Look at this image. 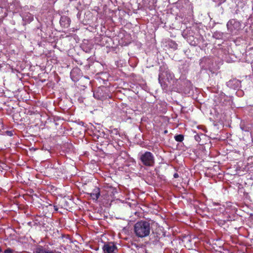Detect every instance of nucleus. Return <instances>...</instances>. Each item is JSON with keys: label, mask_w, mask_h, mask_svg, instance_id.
Here are the masks:
<instances>
[{"label": "nucleus", "mask_w": 253, "mask_h": 253, "mask_svg": "<svg viewBox=\"0 0 253 253\" xmlns=\"http://www.w3.org/2000/svg\"><path fill=\"white\" fill-rule=\"evenodd\" d=\"M213 36L214 38H215L217 39H219L221 38V37L222 36V34L221 33H220V32H216L214 33Z\"/></svg>", "instance_id": "obj_16"}, {"label": "nucleus", "mask_w": 253, "mask_h": 253, "mask_svg": "<svg viewBox=\"0 0 253 253\" xmlns=\"http://www.w3.org/2000/svg\"><path fill=\"white\" fill-rule=\"evenodd\" d=\"M173 177L174 178H177L179 177V175L178 174V173H175L174 174H173Z\"/></svg>", "instance_id": "obj_22"}, {"label": "nucleus", "mask_w": 253, "mask_h": 253, "mask_svg": "<svg viewBox=\"0 0 253 253\" xmlns=\"http://www.w3.org/2000/svg\"><path fill=\"white\" fill-rule=\"evenodd\" d=\"M168 45L169 48H170L173 50H176L177 49L178 45L173 41L171 40V41L168 42Z\"/></svg>", "instance_id": "obj_13"}, {"label": "nucleus", "mask_w": 253, "mask_h": 253, "mask_svg": "<svg viewBox=\"0 0 253 253\" xmlns=\"http://www.w3.org/2000/svg\"><path fill=\"white\" fill-rule=\"evenodd\" d=\"M167 132H168V131H167V130H165V133H167Z\"/></svg>", "instance_id": "obj_26"}, {"label": "nucleus", "mask_w": 253, "mask_h": 253, "mask_svg": "<svg viewBox=\"0 0 253 253\" xmlns=\"http://www.w3.org/2000/svg\"><path fill=\"white\" fill-rule=\"evenodd\" d=\"M226 84L229 87L235 89L240 86L241 82L240 80H229Z\"/></svg>", "instance_id": "obj_8"}, {"label": "nucleus", "mask_w": 253, "mask_h": 253, "mask_svg": "<svg viewBox=\"0 0 253 253\" xmlns=\"http://www.w3.org/2000/svg\"><path fill=\"white\" fill-rule=\"evenodd\" d=\"M117 249V247L112 243L105 244L103 247L104 253H115Z\"/></svg>", "instance_id": "obj_7"}, {"label": "nucleus", "mask_w": 253, "mask_h": 253, "mask_svg": "<svg viewBox=\"0 0 253 253\" xmlns=\"http://www.w3.org/2000/svg\"><path fill=\"white\" fill-rule=\"evenodd\" d=\"M159 81L160 83H161V81H162V80H159Z\"/></svg>", "instance_id": "obj_25"}, {"label": "nucleus", "mask_w": 253, "mask_h": 253, "mask_svg": "<svg viewBox=\"0 0 253 253\" xmlns=\"http://www.w3.org/2000/svg\"><path fill=\"white\" fill-rule=\"evenodd\" d=\"M13 252L14 251L12 249L8 248L4 251V253H13Z\"/></svg>", "instance_id": "obj_20"}, {"label": "nucleus", "mask_w": 253, "mask_h": 253, "mask_svg": "<svg viewBox=\"0 0 253 253\" xmlns=\"http://www.w3.org/2000/svg\"><path fill=\"white\" fill-rule=\"evenodd\" d=\"M81 70L78 68L73 69L70 73L71 79H78L81 77Z\"/></svg>", "instance_id": "obj_10"}, {"label": "nucleus", "mask_w": 253, "mask_h": 253, "mask_svg": "<svg viewBox=\"0 0 253 253\" xmlns=\"http://www.w3.org/2000/svg\"><path fill=\"white\" fill-rule=\"evenodd\" d=\"M90 59V58H88L87 59V60H89Z\"/></svg>", "instance_id": "obj_28"}, {"label": "nucleus", "mask_w": 253, "mask_h": 253, "mask_svg": "<svg viewBox=\"0 0 253 253\" xmlns=\"http://www.w3.org/2000/svg\"><path fill=\"white\" fill-rule=\"evenodd\" d=\"M213 64V60L211 58L204 57L202 58L200 62L201 70L199 78L205 79L215 78L217 74L212 70Z\"/></svg>", "instance_id": "obj_1"}, {"label": "nucleus", "mask_w": 253, "mask_h": 253, "mask_svg": "<svg viewBox=\"0 0 253 253\" xmlns=\"http://www.w3.org/2000/svg\"><path fill=\"white\" fill-rule=\"evenodd\" d=\"M77 62H78V64L82 65V64H83V63H82V62H78V61H77Z\"/></svg>", "instance_id": "obj_24"}, {"label": "nucleus", "mask_w": 253, "mask_h": 253, "mask_svg": "<svg viewBox=\"0 0 253 253\" xmlns=\"http://www.w3.org/2000/svg\"><path fill=\"white\" fill-rule=\"evenodd\" d=\"M226 26L228 31L235 33L241 29V24L236 19H232L227 22Z\"/></svg>", "instance_id": "obj_5"}, {"label": "nucleus", "mask_w": 253, "mask_h": 253, "mask_svg": "<svg viewBox=\"0 0 253 253\" xmlns=\"http://www.w3.org/2000/svg\"><path fill=\"white\" fill-rule=\"evenodd\" d=\"M46 250H45L44 249H43L42 247L38 248L37 249V253H46Z\"/></svg>", "instance_id": "obj_17"}, {"label": "nucleus", "mask_w": 253, "mask_h": 253, "mask_svg": "<svg viewBox=\"0 0 253 253\" xmlns=\"http://www.w3.org/2000/svg\"><path fill=\"white\" fill-rule=\"evenodd\" d=\"M158 79H172L174 77L173 73L165 66L160 67Z\"/></svg>", "instance_id": "obj_4"}, {"label": "nucleus", "mask_w": 253, "mask_h": 253, "mask_svg": "<svg viewBox=\"0 0 253 253\" xmlns=\"http://www.w3.org/2000/svg\"><path fill=\"white\" fill-rule=\"evenodd\" d=\"M86 79H89L88 77H85Z\"/></svg>", "instance_id": "obj_29"}, {"label": "nucleus", "mask_w": 253, "mask_h": 253, "mask_svg": "<svg viewBox=\"0 0 253 253\" xmlns=\"http://www.w3.org/2000/svg\"><path fill=\"white\" fill-rule=\"evenodd\" d=\"M2 251L1 249V248L0 247V252H1Z\"/></svg>", "instance_id": "obj_27"}, {"label": "nucleus", "mask_w": 253, "mask_h": 253, "mask_svg": "<svg viewBox=\"0 0 253 253\" xmlns=\"http://www.w3.org/2000/svg\"><path fill=\"white\" fill-rule=\"evenodd\" d=\"M157 0H149L150 7H153L155 6V4L157 3Z\"/></svg>", "instance_id": "obj_18"}, {"label": "nucleus", "mask_w": 253, "mask_h": 253, "mask_svg": "<svg viewBox=\"0 0 253 253\" xmlns=\"http://www.w3.org/2000/svg\"><path fill=\"white\" fill-rule=\"evenodd\" d=\"M33 19V15L30 13H25L23 17V20L27 23H30Z\"/></svg>", "instance_id": "obj_12"}, {"label": "nucleus", "mask_w": 253, "mask_h": 253, "mask_svg": "<svg viewBox=\"0 0 253 253\" xmlns=\"http://www.w3.org/2000/svg\"><path fill=\"white\" fill-rule=\"evenodd\" d=\"M214 2H216L218 5H220L222 3L224 2L226 0H212Z\"/></svg>", "instance_id": "obj_19"}, {"label": "nucleus", "mask_w": 253, "mask_h": 253, "mask_svg": "<svg viewBox=\"0 0 253 253\" xmlns=\"http://www.w3.org/2000/svg\"><path fill=\"white\" fill-rule=\"evenodd\" d=\"M70 19L66 16H61L60 20L61 26L64 28H68L70 25Z\"/></svg>", "instance_id": "obj_9"}, {"label": "nucleus", "mask_w": 253, "mask_h": 253, "mask_svg": "<svg viewBox=\"0 0 253 253\" xmlns=\"http://www.w3.org/2000/svg\"><path fill=\"white\" fill-rule=\"evenodd\" d=\"M175 140L178 142H182L184 139V136L182 134L176 135L174 136Z\"/></svg>", "instance_id": "obj_15"}, {"label": "nucleus", "mask_w": 253, "mask_h": 253, "mask_svg": "<svg viewBox=\"0 0 253 253\" xmlns=\"http://www.w3.org/2000/svg\"><path fill=\"white\" fill-rule=\"evenodd\" d=\"M151 226L148 221L141 220L134 225L133 230L135 236L138 238H145L149 235Z\"/></svg>", "instance_id": "obj_2"}, {"label": "nucleus", "mask_w": 253, "mask_h": 253, "mask_svg": "<svg viewBox=\"0 0 253 253\" xmlns=\"http://www.w3.org/2000/svg\"><path fill=\"white\" fill-rule=\"evenodd\" d=\"M6 133L9 136H12L13 135V133L11 131H6Z\"/></svg>", "instance_id": "obj_21"}, {"label": "nucleus", "mask_w": 253, "mask_h": 253, "mask_svg": "<svg viewBox=\"0 0 253 253\" xmlns=\"http://www.w3.org/2000/svg\"><path fill=\"white\" fill-rule=\"evenodd\" d=\"M89 195L92 200L96 201L100 196L99 189L98 188H95L93 190V192L89 194Z\"/></svg>", "instance_id": "obj_11"}, {"label": "nucleus", "mask_w": 253, "mask_h": 253, "mask_svg": "<svg viewBox=\"0 0 253 253\" xmlns=\"http://www.w3.org/2000/svg\"><path fill=\"white\" fill-rule=\"evenodd\" d=\"M196 37L193 36H189L187 37V41L193 46H197L201 42H204L203 37L200 35H196Z\"/></svg>", "instance_id": "obj_6"}, {"label": "nucleus", "mask_w": 253, "mask_h": 253, "mask_svg": "<svg viewBox=\"0 0 253 253\" xmlns=\"http://www.w3.org/2000/svg\"><path fill=\"white\" fill-rule=\"evenodd\" d=\"M93 96L95 98L98 100H102L104 97L102 93L99 92L98 91L94 92Z\"/></svg>", "instance_id": "obj_14"}, {"label": "nucleus", "mask_w": 253, "mask_h": 253, "mask_svg": "<svg viewBox=\"0 0 253 253\" xmlns=\"http://www.w3.org/2000/svg\"><path fill=\"white\" fill-rule=\"evenodd\" d=\"M46 253H54L52 251H46Z\"/></svg>", "instance_id": "obj_23"}, {"label": "nucleus", "mask_w": 253, "mask_h": 253, "mask_svg": "<svg viewBox=\"0 0 253 253\" xmlns=\"http://www.w3.org/2000/svg\"><path fill=\"white\" fill-rule=\"evenodd\" d=\"M139 159L143 165L147 167H152L155 164L154 155L150 152L146 151L139 155Z\"/></svg>", "instance_id": "obj_3"}]
</instances>
